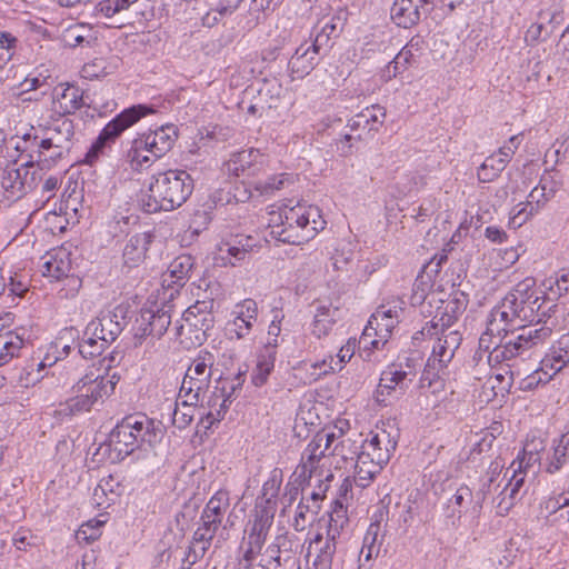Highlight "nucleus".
Here are the masks:
<instances>
[{
  "mask_svg": "<svg viewBox=\"0 0 569 569\" xmlns=\"http://www.w3.org/2000/svg\"><path fill=\"white\" fill-rule=\"evenodd\" d=\"M216 358L209 351H200L188 367L179 390V398L183 401L201 402L209 408L203 418V422L209 428L214 422L223 419L231 403V393L226 395L224 388H214L211 395H208L211 386L213 366Z\"/></svg>",
  "mask_w": 569,
  "mask_h": 569,
  "instance_id": "obj_1",
  "label": "nucleus"
},
{
  "mask_svg": "<svg viewBox=\"0 0 569 569\" xmlns=\"http://www.w3.org/2000/svg\"><path fill=\"white\" fill-rule=\"evenodd\" d=\"M555 328L556 322L551 319L545 322L538 321L535 325L523 326L519 328L516 336H511L505 342L500 341L492 349V339L496 336L489 333L486 329L479 339V348L489 352V365L506 363L508 367H513L518 359L525 361L531 358L536 349L551 338Z\"/></svg>",
  "mask_w": 569,
  "mask_h": 569,
  "instance_id": "obj_2",
  "label": "nucleus"
},
{
  "mask_svg": "<svg viewBox=\"0 0 569 569\" xmlns=\"http://www.w3.org/2000/svg\"><path fill=\"white\" fill-rule=\"evenodd\" d=\"M319 207L298 202L283 204L279 210L269 212L268 228L270 234L284 243L302 244L313 239L326 228Z\"/></svg>",
  "mask_w": 569,
  "mask_h": 569,
  "instance_id": "obj_3",
  "label": "nucleus"
},
{
  "mask_svg": "<svg viewBox=\"0 0 569 569\" xmlns=\"http://www.w3.org/2000/svg\"><path fill=\"white\" fill-rule=\"evenodd\" d=\"M193 190V180L184 170H168L152 177L148 190L140 197L147 213L171 211L182 206Z\"/></svg>",
  "mask_w": 569,
  "mask_h": 569,
  "instance_id": "obj_4",
  "label": "nucleus"
},
{
  "mask_svg": "<svg viewBox=\"0 0 569 569\" xmlns=\"http://www.w3.org/2000/svg\"><path fill=\"white\" fill-rule=\"evenodd\" d=\"M346 440L342 439L341 431L323 429L315 435L301 453L300 463L296 468L295 475L301 482L309 481L313 476H325V470L335 465L340 468L339 460H346L345 455Z\"/></svg>",
  "mask_w": 569,
  "mask_h": 569,
  "instance_id": "obj_5",
  "label": "nucleus"
},
{
  "mask_svg": "<svg viewBox=\"0 0 569 569\" xmlns=\"http://www.w3.org/2000/svg\"><path fill=\"white\" fill-rule=\"evenodd\" d=\"M160 422L147 415L134 413L124 417L110 432L109 442L119 457H127L143 446L153 447L162 438Z\"/></svg>",
  "mask_w": 569,
  "mask_h": 569,
  "instance_id": "obj_6",
  "label": "nucleus"
},
{
  "mask_svg": "<svg viewBox=\"0 0 569 569\" xmlns=\"http://www.w3.org/2000/svg\"><path fill=\"white\" fill-rule=\"evenodd\" d=\"M522 466L523 460L512 461L502 476L500 472L495 476L497 467L492 470L483 493L492 496V503L499 516H506L526 492V472Z\"/></svg>",
  "mask_w": 569,
  "mask_h": 569,
  "instance_id": "obj_7",
  "label": "nucleus"
},
{
  "mask_svg": "<svg viewBox=\"0 0 569 569\" xmlns=\"http://www.w3.org/2000/svg\"><path fill=\"white\" fill-rule=\"evenodd\" d=\"M229 507L230 498L229 492L226 490H218L209 499L201 513V523L194 531L191 546L189 547L187 557L192 558L191 563H194L204 556Z\"/></svg>",
  "mask_w": 569,
  "mask_h": 569,
  "instance_id": "obj_8",
  "label": "nucleus"
},
{
  "mask_svg": "<svg viewBox=\"0 0 569 569\" xmlns=\"http://www.w3.org/2000/svg\"><path fill=\"white\" fill-rule=\"evenodd\" d=\"M462 337L457 330L441 326L440 337L432 346V351L420 379V387H431L438 383L442 387V377L448 373V367L452 361L456 351L460 347Z\"/></svg>",
  "mask_w": 569,
  "mask_h": 569,
  "instance_id": "obj_9",
  "label": "nucleus"
},
{
  "mask_svg": "<svg viewBox=\"0 0 569 569\" xmlns=\"http://www.w3.org/2000/svg\"><path fill=\"white\" fill-rule=\"evenodd\" d=\"M212 302L197 301L182 315V322L176 327V336L186 348L201 346L207 340V331L213 327Z\"/></svg>",
  "mask_w": 569,
  "mask_h": 569,
  "instance_id": "obj_10",
  "label": "nucleus"
},
{
  "mask_svg": "<svg viewBox=\"0 0 569 569\" xmlns=\"http://www.w3.org/2000/svg\"><path fill=\"white\" fill-rule=\"evenodd\" d=\"M114 382L103 376L101 368H92L73 385V411H89L92 406L114 390Z\"/></svg>",
  "mask_w": 569,
  "mask_h": 569,
  "instance_id": "obj_11",
  "label": "nucleus"
},
{
  "mask_svg": "<svg viewBox=\"0 0 569 569\" xmlns=\"http://www.w3.org/2000/svg\"><path fill=\"white\" fill-rule=\"evenodd\" d=\"M152 112H154V110L144 104L132 106L123 110L114 119L107 123L97 140L91 144L90 149L84 153V157L79 160V162L92 163L98 158L99 153L102 151L108 141L113 140L127 128L134 124L142 117Z\"/></svg>",
  "mask_w": 569,
  "mask_h": 569,
  "instance_id": "obj_12",
  "label": "nucleus"
},
{
  "mask_svg": "<svg viewBox=\"0 0 569 569\" xmlns=\"http://www.w3.org/2000/svg\"><path fill=\"white\" fill-rule=\"evenodd\" d=\"M541 297L538 291L535 289L533 279H526L522 282H519L510 292H508L505 297L506 301H509V305L512 307V311L518 318L519 321H530L532 325L538 321L545 322L539 317V311L542 306L540 303ZM553 320L556 325L558 323L556 318L549 316L547 320Z\"/></svg>",
  "mask_w": 569,
  "mask_h": 569,
  "instance_id": "obj_13",
  "label": "nucleus"
},
{
  "mask_svg": "<svg viewBox=\"0 0 569 569\" xmlns=\"http://www.w3.org/2000/svg\"><path fill=\"white\" fill-rule=\"evenodd\" d=\"M557 190L556 181L550 177H542L539 183L529 192L527 200L512 208L510 222L521 227L547 206L556 196Z\"/></svg>",
  "mask_w": 569,
  "mask_h": 569,
  "instance_id": "obj_14",
  "label": "nucleus"
},
{
  "mask_svg": "<svg viewBox=\"0 0 569 569\" xmlns=\"http://www.w3.org/2000/svg\"><path fill=\"white\" fill-rule=\"evenodd\" d=\"M274 513L270 500L267 501V506L256 505L253 519L249 520L246 527L247 538L243 556H247L248 559L260 555L273 523Z\"/></svg>",
  "mask_w": 569,
  "mask_h": 569,
  "instance_id": "obj_15",
  "label": "nucleus"
},
{
  "mask_svg": "<svg viewBox=\"0 0 569 569\" xmlns=\"http://www.w3.org/2000/svg\"><path fill=\"white\" fill-rule=\"evenodd\" d=\"M171 323V315L164 309H142L137 318L134 330V346H141L144 341L154 346V339H160Z\"/></svg>",
  "mask_w": 569,
  "mask_h": 569,
  "instance_id": "obj_16",
  "label": "nucleus"
},
{
  "mask_svg": "<svg viewBox=\"0 0 569 569\" xmlns=\"http://www.w3.org/2000/svg\"><path fill=\"white\" fill-rule=\"evenodd\" d=\"M128 307L119 305L113 310L90 321L86 327L88 337H97L107 346L113 342L127 326Z\"/></svg>",
  "mask_w": 569,
  "mask_h": 569,
  "instance_id": "obj_17",
  "label": "nucleus"
},
{
  "mask_svg": "<svg viewBox=\"0 0 569 569\" xmlns=\"http://www.w3.org/2000/svg\"><path fill=\"white\" fill-rule=\"evenodd\" d=\"M399 430L390 422L376 426L365 441L362 450L380 462H388L397 448Z\"/></svg>",
  "mask_w": 569,
  "mask_h": 569,
  "instance_id": "obj_18",
  "label": "nucleus"
},
{
  "mask_svg": "<svg viewBox=\"0 0 569 569\" xmlns=\"http://www.w3.org/2000/svg\"><path fill=\"white\" fill-rule=\"evenodd\" d=\"M337 538L318 527L317 532L310 538L307 549V558H313L315 569H331L337 549Z\"/></svg>",
  "mask_w": 569,
  "mask_h": 569,
  "instance_id": "obj_19",
  "label": "nucleus"
},
{
  "mask_svg": "<svg viewBox=\"0 0 569 569\" xmlns=\"http://www.w3.org/2000/svg\"><path fill=\"white\" fill-rule=\"evenodd\" d=\"M267 159L257 149H247L231 156L224 163L229 174L236 177H256L263 171Z\"/></svg>",
  "mask_w": 569,
  "mask_h": 569,
  "instance_id": "obj_20",
  "label": "nucleus"
},
{
  "mask_svg": "<svg viewBox=\"0 0 569 569\" xmlns=\"http://www.w3.org/2000/svg\"><path fill=\"white\" fill-rule=\"evenodd\" d=\"M405 306L406 302L397 298L386 305H381L370 317L369 323L377 329L380 340L388 341L392 330L400 321Z\"/></svg>",
  "mask_w": 569,
  "mask_h": 569,
  "instance_id": "obj_21",
  "label": "nucleus"
},
{
  "mask_svg": "<svg viewBox=\"0 0 569 569\" xmlns=\"http://www.w3.org/2000/svg\"><path fill=\"white\" fill-rule=\"evenodd\" d=\"M41 259L43 276L57 281L69 278L71 272V244L69 242L50 250Z\"/></svg>",
  "mask_w": 569,
  "mask_h": 569,
  "instance_id": "obj_22",
  "label": "nucleus"
},
{
  "mask_svg": "<svg viewBox=\"0 0 569 569\" xmlns=\"http://www.w3.org/2000/svg\"><path fill=\"white\" fill-rule=\"evenodd\" d=\"M37 182V171L32 162L6 170L2 186L13 196L20 197L32 190Z\"/></svg>",
  "mask_w": 569,
  "mask_h": 569,
  "instance_id": "obj_23",
  "label": "nucleus"
},
{
  "mask_svg": "<svg viewBox=\"0 0 569 569\" xmlns=\"http://www.w3.org/2000/svg\"><path fill=\"white\" fill-rule=\"evenodd\" d=\"M234 319L228 323V332L231 338L243 339L252 330L258 319V305L253 299H244L236 305Z\"/></svg>",
  "mask_w": 569,
  "mask_h": 569,
  "instance_id": "obj_24",
  "label": "nucleus"
},
{
  "mask_svg": "<svg viewBox=\"0 0 569 569\" xmlns=\"http://www.w3.org/2000/svg\"><path fill=\"white\" fill-rule=\"evenodd\" d=\"M408 372L402 370L400 365H391L382 371L379 385L376 390V400L378 403L387 406L389 397L399 391V395L405 393L407 389L406 380Z\"/></svg>",
  "mask_w": 569,
  "mask_h": 569,
  "instance_id": "obj_25",
  "label": "nucleus"
},
{
  "mask_svg": "<svg viewBox=\"0 0 569 569\" xmlns=\"http://www.w3.org/2000/svg\"><path fill=\"white\" fill-rule=\"evenodd\" d=\"M177 131L174 126L167 124L160 128L139 134V146H146L153 158H161L174 144L177 140Z\"/></svg>",
  "mask_w": 569,
  "mask_h": 569,
  "instance_id": "obj_26",
  "label": "nucleus"
},
{
  "mask_svg": "<svg viewBox=\"0 0 569 569\" xmlns=\"http://www.w3.org/2000/svg\"><path fill=\"white\" fill-rule=\"evenodd\" d=\"M311 44L301 43L291 56L288 62L289 74L292 80H300L307 77L318 64V57Z\"/></svg>",
  "mask_w": 569,
  "mask_h": 569,
  "instance_id": "obj_27",
  "label": "nucleus"
},
{
  "mask_svg": "<svg viewBox=\"0 0 569 569\" xmlns=\"http://www.w3.org/2000/svg\"><path fill=\"white\" fill-rule=\"evenodd\" d=\"M342 30L339 17H325L315 26V39L311 46L316 53L326 54L331 48V40L337 38Z\"/></svg>",
  "mask_w": 569,
  "mask_h": 569,
  "instance_id": "obj_28",
  "label": "nucleus"
},
{
  "mask_svg": "<svg viewBox=\"0 0 569 569\" xmlns=\"http://www.w3.org/2000/svg\"><path fill=\"white\" fill-rule=\"evenodd\" d=\"M569 363V333L562 335L545 355L540 367L548 377H553Z\"/></svg>",
  "mask_w": 569,
  "mask_h": 569,
  "instance_id": "obj_29",
  "label": "nucleus"
},
{
  "mask_svg": "<svg viewBox=\"0 0 569 569\" xmlns=\"http://www.w3.org/2000/svg\"><path fill=\"white\" fill-rule=\"evenodd\" d=\"M340 313V309L331 302L316 301L311 333L319 339L328 336L339 320Z\"/></svg>",
  "mask_w": 569,
  "mask_h": 569,
  "instance_id": "obj_30",
  "label": "nucleus"
},
{
  "mask_svg": "<svg viewBox=\"0 0 569 569\" xmlns=\"http://www.w3.org/2000/svg\"><path fill=\"white\" fill-rule=\"evenodd\" d=\"M423 0H396L391 7V19L402 28H410L417 24L423 10L426 13Z\"/></svg>",
  "mask_w": 569,
  "mask_h": 569,
  "instance_id": "obj_31",
  "label": "nucleus"
},
{
  "mask_svg": "<svg viewBox=\"0 0 569 569\" xmlns=\"http://www.w3.org/2000/svg\"><path fill=\"white\" fill-rule=\"evenodd\" d=\"M153 236L150 232H141L131 236L123 248L122 258L128 268L140 266L147 256Z\"/></svg>",
  "mask_w": 569,
  "mask_h": 569,
  "instance_id": "obj_32",
  "label": "nucleus"
},
{
  "mask_svg": "<svg viewBox=\"0 0 569 569\" xmlns=\"http://www.w3.org/2000/svg\"><path fill=\"white\" fill-rule=\"evenodd\" d=\"M385 465L386 462L373 459V457L362 450L355 463V483L360 488H367Z\"/></svg>",
  "mask_w": 569,
  "mask_h": 569,
  "instance_id": "obj_33",
  "label": "nucleus"
},
{
  "mask_svg": "<svg viewBox=\"0 0 569 569\" xmlns=\"http://www.w3.org/2000/svg\"><path fill=\"white\" fill-rule=\"evenodd\" d=\"M419 39L415 42V39L405 46L392 61L381 72V79L383 82H388L402 73L413 62L415 51H418Z\"/></svg>",
  "mask_w": 569,
  "mask_h": 569,
  "instance_id": "obj_34",
  "label": "nucleus"
},
{
  "mask_svg": "<svg viewBox=\"0 0 569 569\" xmlns=\"http://www.w3.org/2000/svg\"><path fill=\"white\" fill-rule=\"evenodd\" d=\"M193 264L194 261L190 254L178 256L170 262L167 272L163 274V283H167L168 287L172 284L182 287L189 279Z\"/></svg>",
  "mask_w": 569,
  "mask_h": 569,
  "instance_id": "obj_35",
  "label": "nucleus"
},
{
  "mask_svg": "<svg viewBox=\"0 0 569 569\" xmlns=\"http://www.w3.org/2000/svg\"><path fill=\"white\" fill-rule=\"evenodd\" d=\"M348 522L347 508L343 506L341 500H336L332 511L328 515L327 519H320L318 527H321L322 530L332 533V537H340Z\"/></svg>",
  "mask_w": 569,
  "mask_h": 569,
  "instance_id": "obj_36",
  "label": "nucleus"
},
{
  "mask_svg": "<svg viewBox=\"0 0 569 569\" xmlns=\"http://www.w3.org/2000/svg\"><path fill=\"white\" fill-rule=\"evenodd\" d=\"M252 238L244 237L240 238L236 243H224L219 248L221 253V258L223 260H228V263L231 266H236L237 262H240L246 259L247 254L253 248Z\"/></svg>",
  "mask_w": 569,
  "mask_h": 569,
  "instance_id": "obj_37",
  "label": "nucleus"
},
{
  "mask_svg": "<svg viewBox=\"0 0 569 569\" xmlns=\"http://www.w3.org/2000/svg\"><path fill=\"white\" fill-rule=\"evenodd\" d=\"M543 286L548 291L549 299H557L569 293V267L557 270L545 280Z\"/></svg>",
  "mask_w": 569,
  "mask_h": 569,
  "instance_id": "obj_38",
  "label": "nucleus"
},
{
  "mask_svg": "<svg viewBox=\"0 0 569 569\" xmlns=\"http://www.w3.org/2000/svg\"><path fill=\"white\" fill-rule=\"evenodd\" d=\"M569 460V437L559 438L552 448V452L548 456L546 471L548 473L558 472Z\"/></svg>",
  "mask_w": 569,
  "mask_h": 569,
  "instance_id": "obj_39",
  "label": "nucleus"
},
{
  "mask_svg": "<svg viewBox=\"0 0 569 569\" xmlns=\"http://www.w3.org/2000/svg\"><path fill=\"white\" fill-rule=\"evenodd\" d=\"M508 159L500 157L498 153L486 158L478 169V179L481 182H491L496 180L505 170Z\"/></svg>",
  "mask_w": 569,
  "mask_h": 569,
  "instance_id": "obj_40",
  "label": "nucleus"
},
{
  "mask_svg": "<svg viewBox=\"0 0 569 569\" xmlns=\"http://www.w3.org/2000/svg\"><path fill=\"white\" fill-rule=\"evenodd\" d=\"M23 346L24 340L17 333L0 335V366L7 365L14 357H18Z\"/></svg>",
  "mask_w": 569,
  "mask_h": 569,
  "instance_id": "obj_41",
  "label": "nucleus"
},
{
  "mask_svg": "<svg viewBox=\"0 0 569 569\" xmlns=\"http://www.w3.org/2000/svg\"><path fill=\"white\" fill-rule=\"evenodd\" d=\"M300 370L306 371V377L303 379V383H312L319 380L322 376L335 372L338 370L335 358L329 356L328 358L322 359L321 361H316L312 363H305Z\"/></svg>",
  "mask_w": 569,
  "mask_h": 569,
  "instance_id": "obj_42",
  "label": "nucleus"
},
{
  "mask_svg": "<svg viewBox=\"0 0 569 569\" xmlns=\"http://www.w3.org/2000/svg\"><path fill=\"white\" fill-rule=\"evenodd\" d=\"M276 353L261 351L258 356L257 366L252 372L251 380L256 387L263 386L274 368Z\"/></svg>",
  "mask_w": 569,
  "mask_h": 569,
  "instance_id": "obj_43",
  "label": "nucleus"
},
{
  "mask_svg": "<svg viewBox=\"0 0 569 569\" xmlns=\"http://www.w3.org/2000/svg\"><path fill=\"white\" fill-rule=\"evenodd\" d=\"M293 183V177L289 173H279L271 177H268L263 181H257L254 184V189L261 196H271L276 191H279L286 187H289Z\"/></svg>",
  "mask_w": 569,
  "mask_h": 569,
  "instance_id": "obj_44",
  "label": "nucleus"
},
{
  "mask_svg": "<svg viewBox=\"0 0 569 569\" xmlns=\"http://www.w3.org/2000/svg\"><path fill=\"white\" fill-rule=\"evenodd\" d=\"M201 405V402H190L183 401L178 397V401L176 402L174 409L172 411V423L179 429L187 428L194 416L196 407Z\"/></svg>",
  "mask_w": 569,
  "mask_h": 569,
  "instance_id": "obj_45",
  "label": "nucleus"
},
{
  "mask_svg": "<svg viewBox=\"0 0 569 569\" xmlns=\"http://www.w3.org/2000/svg\"><path fill=\"white\" fill-rule=\"evenodd\" d=\"M472 491L468 486H460L448 500L447 509L450 511L448 517H461L466 506L472 502Z\"/></svg>",
  "mask_w": 569,
  "mask_h": 569,
  "instance_id": "obj_46",
  "label": "nucleus"
},
{
  "mask_svg": "<svg viewBox=\"0 0 569 569\" xmlns=\"http://www.w3.org/2000/svg\"><path fill=\"white\" fill-rule=\"evenodd\" d=\"M128 159L130 160L132 168H134L137 170H141L143 168L150 167L151 163H153V161L157 158H153L150 154L148 147H146L143 144L139 146V138L137 137L132 141V146H131L130 150L128 151Z\"/></svg>",
  "mask_w": 569,
  "mask_h": 569,
  "instance_id": "obj_47",
  "label": "nucleus"
},
{
  "mask_svg": "<svg viewBox=\"0 0 569 569\" xmlns=\"http://www.w3.org/2000/svg\"><path fill=\"white\" fill-rule=\"evenodd\" d=\"M320 509L319 505H316L313 501V506L307 501H300L296 509L295 518L292 526L296 531H303L311 521H313L315 516L318 513Z\"/></svg>",
  "mask_w": 569,
  "mask_h": 569,
  "instance_id": "obj_48",
  "label": "nucleus"
},
{
  "mask_svg": "<svg viewBox=\"0 0 569 569\" xmlns=\"http://www.w3.org/2000/svg\"><path fill=\"white\" fill-rule=\"evenodd\" d=\"M106 523V519H90L82 523L76 531L74 538L78 542L89 543L97 540L102 532V526Z\"/></svg>",
  "mask_w": 569,
  "mask_h": 569,
  "instance_id": "obj_49",
  "label": "nucleus"
},
{
  "mask_svg": "<svg viewBox=\"0 0 569 569\" xmlns=\"http://www.w3.org/2000/svg\"><path fill=\"white\" fill-rule=\"evenodd\" d=\"M293 540L288 532L280 533L274 538V541L268 546L264 557L268 560H276L280 562L281 552H291L293 550Z\"/></svg>",
  "mask_w": 569,
  "mask_h": 569,
  "instance_id": "obj_50",
  "label": "nucleus"
},
{
  "mask_svg": "<svg viewBox=\"0 0 569 569\" xmlns=\"http://www.w3.org/2000/svg\"><path fill=\"white\" fill-rule=\"evenodd\" d=\"M243 0H219L212 12L207 13L204 24L218 22L221 18L232 14Z\"/></svg>",
  "mask_w": 569,
  "mask_h": 569,
  "instance_id": "obj_51",
  "label": "nucleus"
},
{
  "mask_svg": "<svg viewBox=\"0 0 569 569\" xmlns=\"http://www.w3.org/2000/svg\"><path fill=\"white\" fill-rule=\"evenodd\" d=\"M107 347L108 346L97 337H88L84 331L82 341L79 343V355L84 359H93L99 357Z\"/></svg>",
  "mask_w": 569,
  "mask_h": 569,
  "instance_id": "obj_52",
  "label": "nucleus"
},
{
  "mask_svg": "<svg viewBox=\"0 0 569 569\" xmlns=\"http://www.w3.org/2000/svg\"><path fill=\"white\" fill-rule=\"evenodd\" d=\"M383 541V533L380 522L376 521L369 525L363 537L362 547L380 553Z\"/></svg>",
  "mask_w": 569,
  "mask_h": 569,
  "instance_id": "obj_53",
  "label": "nucleus"
},
{
  "mask_svg": "<svg viewBox=\"0 0 569 569\" xmlns=\"http://www.w3.org/2000/svg\"><path fill=\"white\" fill-rule=\"evenodd\" d=\"M271 2L272 0H252L243 27L247 29L254 28L259 23L264 10L269 9Z\"/></svg>",
  "mask_w": 569,
  "mask_h": 569,
  "instance_id": "obj_54",
  "label": "nucleus"
},
{
  "mask_svg": "<svg viewBox=\"0 0 569 569\" xmlns=\"http://www.w3.org/2000/svg\"><path fill=\"white\" fill-rule=\"evenodd\" d=\"M283 316L280 311H276L273 319L268 328V339L263 347V351L276 353V348L278 347V338L281 332V320Z\"/></svg>",
  "mask_w": 569,
  "mask_h": 569,
  "instance_id": "obj_55",
  "label": "nucleus"
},
{
  "mask_svg": "<svg viewBox=\"0 0 569 569\" xmlns=\"http://www.w3.org/2000/svg\"><path fill=\"white\" fill-rule=\"evenodd\" d=\"M387 343V340H380L378 337L377 329L373 328L369 322L362 331V335L359 339V346L365 350L369 349H380Z\"/></svg>",
  "mask_w": 569,
  "mask_h": 569,
  "instance_id": "obj_56",
  "label": "nucleus"
},
{
  "mask_svg": "<svg viewBox=\"0 0 569 569\" xmlns=\"http://www.w3.org/2000/svg\"><path fill=\"white\" fill-rule=\"evenodd\" d=\"M236 191L238 193L231 194L230 189L224 190L220 189L213 194V201L218 204L224 206L229 204L232 201L236 203L238 202H244L247 199H249V194L246 188L240 189L239 187L236 188Z\"/></svg>",
  "mask_w": 569,
  "mask_h": 569,
  "instance_id": "obj_57",
  "label": "nucleus"
},
{
  "mask_svg": "<svg viewBox=\"0 0 569 569\" xmlns=\"http://www.w3.org/2000/svg\"><path fill=\"white\" fill-rule=\"evenodd\" d=\"M138 0H103L99 2V11L107 18H111L114 14L129 9V7L136 3Z\"/></svg>",
  "mask_w": 569,
  "mask_h": 569,
  "instance_id": "obj_58",
  "label": "nucleus"
},
{
  "mask_svg": "<svg viewBox=\"0 0 569 569\" xmlns=\"http://www.w3.org/2000/svg\"><path fill=\"white\" fill-rule=\"evenodd\" d=\"M258 557L242 556L239 560L238 569H281V562L276 560H268L264 556L257 562Z\"/></svg>",
  "mask_w": 569,
  "mask_h": 569,
  "instance_id": "obj_59",
  "label": "nucleus"
},
{
  "mask_svg": "<svg viewBox=\"0 0 569 569\" xmlns=\"http://www.w3.org/2000/svg\"><path fill=\"white\" fill-rule=\"evenodd\" d=\"M361 118L368 119L369 130H378V126H381L386 118V109L381 106L375 104L368 107L361 111Z\"/></svg>",
  "mask_w": 569,
  "mask_h": 569,
  "instance_id": "obj_60",
  "label": "nucleus"
},
{
  "mask_svg": "<svg viewBox=\"0 0 569 569\" xmlns=\"http://www.w3.org/2000/svg\"><path fill=\"white\" fill-rule=\"evenodd\" d=\"M489 333H493L499 341L507 338V333L511 328L503 322L500 317H496L495 311L491 310L487 319V328Z\"/></svg>",
  "mask_w": 569,
  "mask_h": 569,
  "instance_id": "obj_61",
  "label": "nucleus"
},
{
  "mask_svg": "<svg viewBox=\"0 0 569 569\" xmlns=\"http://www.w3.org/2000/svg\"><path fill=\"white\" fill-rule=\"evenodd\" d=\"M8 298H11V302H14L16 298H22L29 290V284L21 277L14 276L9 277L7 282Z\"/></svg>",
  "mask_w": 569,
  "mask_h": 569,
  "instance_id": "obj_62",
  "label": "nucleus"
},
{
  "mask_svg": "<svg viewBox=\"0 0 569 569\" xmlns=\"http://www.w3.org/2000/svg\"><path fill=\"white\" fill-rule=\"evenodd\" d=\"M542 442L540 441L538 445L535 443V442H531V443H526L525 448H523V451H522V456H518L517 459L515 461H522L523 460V466H522V470L527 473V468H529L530 466H532L535 462H537L540 458H539V449L542 448Z\"/></svg>",
  "mask_w": 569,
  "mask_h": 569,
  "instance_id": "obj_63",
  "label": "nucleus"
},
{
  "mask_svg": "<svg viewBox=\"0 0 569 569\" xmlns=\"http://www.w3.org/2000/svg\"><path fill=\"white\" fill-rule=\"evenodd\" d=\"M550 379L551 377H548V375L545 373V370L542 371V368L539 367L537 370L521 380L520 389L532 390L541 383H547Z\"/></svg>",
  "mask_w": 569,
  "mask_h": 569,
  "instance_id": "obj_64",
  "label": "nucleus"
}]
</instances>
